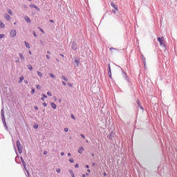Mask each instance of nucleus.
<instances>
[{
  "mask_svg": "<svg viewBox=\"0 0 177 177\" xmlns=\"http://www.w3.org/2000/svg\"><path fill=\"white\" fill-rule=\"evenodd\" d=\"M38 28L40 30V31H41L43 34H45V31H44V30H42V28H41L40 27H38Z\"/></svg>",
  "mask_w": 177,
  "mask_h": 177,
  "instance_id": "72a5a7b5",
  "label": "nucleus"
},
{
  "mask_svg": "<svg viewBox=\"0 0 177 177\" xmlns=\"http://www.w3.org/2000/svg\"><path fill=\"white\" fill-rule=\"evenodd\" d=\"M16 63H20V59L19 57H17Z\"/></svg>",
  "mask_w": 177,
  "mask_h": 177,
  "instance_id": "ea45409f",
  "label": "nucleus"
},
{
  "mask_svg": "<svg viewBox=\"0 0 177 177\" xmlns=\"http://www.w3.org/2000/svg\"><path fill=\"white\" fill-rule=\"evenodd\" d=\"M4 37H5V35L3 34L0 35V39H2V38H4Z\"/></svg>",
  "mask_w": 177,
  "mask_h": 177,
  "instance_id": "473e14b6",
  "label": "nucleus"
},
{
  "mask_svg": "<svg viewBox=\"0 0 177 177\" xmlns=\"http://www.w3.org/2000/svg\"><path fill=\"white\" fill-rule=\"evenodd\" d=\"M61 156H64V152H61Z\"/></svg>",
  "mask_w": 177,
  "mask_h": 177,
  "instance_id": "052dcab7",
  "label": "nucleus"
},
{
  "mask_svg": "<svg viewBox=\"0 0 177 177\" xmlns=\"http://www.w3.org/2000/svg\"><path fill=\"white\" fill-rule=\"evenodd\" d=\"M109 50H111H111H118L117 48H113V47H111V48H109Z\"/></svg>",
  "mask_w": 177,
  "mask_h": 177,
  "instance_id": "7c9ffc66",
  "label": "nucleus"
},
{
  "mask_svg": "<svg viewBox=\"0 0 177 177\" xmlns=\"http://www.w3.org/2000/svg\"><path fill=\"white\" fill-rule=\"evenodd\" d=\"M37 74L39 77H42V73H41L40 71H37Z\"/></svg>",
  "mask_w": 177,
  "mask_h": 177,
  "instance_id": "393cba45",
  "label": "nucleus"
},
{
  "mask_svg": "<svg viewBox=\"0 0 177 177\" xmlns=\"http://www.w3.org/2000/svg\"><path fill=\"white\" fill-rule=\"evenodd\" d=\"M33 128H34L35 129H38V124H35L33 125Z\"/></svg>",
  "mask_w": 177,
  "mask_h": 177,
  "instance_id": "a878e982",
  "label": "nucleus"
},
{
  "mask_svg": "<svg viewBox=\"0 0 177 177\" xmlns=\"http://www.w3.org/2000/svg\"><path fill=\"white\" fill-rule=\"evenodd\" d=\"M46 59H48L49 60V59H50V57H49V55H46Z\"/></svg>",
  "mask_w": 177,
  "mask_h": 177,
  "instance_id": "864d4df0",
  "label": "nucleus"
},
{
  "mask_svg": "<svg viewBox=\"0 0 177 177\" xmlns=\"http://www.w3.org/2000/svg\"><path fill=\"white\" fill-rule=\"evenodd\" d=\"M75 167L76 168H80V165H79V164H76V165H75Z\"/></svg>",
  "mask_w": 177,
  "mask_h": 177,
  "instance_id": "49530a36",
  "label": "nucleus"
},
{
  "mask_svg": "<svg viewBox=\"0 0 177 177\" xmlns=\"http://www.w3.org/2000/svg\"><path fill=\"white\" fill-rule=\"evenodd\" d=\"M50 106H51L52 109H54V110L56 109V107H57L56 104H55L54 102H51Z\"/></svg>",
  "mask_w": 177,
  "mask_h": 177,
  "instance_id": "dca6fc26",
  "label": "nucleus"
},
{
  "mask_svg": "<svg viewBox=\"0 0 177 177\" xmlns=\"http://www.w3.org/2000/svg\"><path fill=\"white\" fill-rule=\"evenodd\" d=\"M17 34V32H16V30H12V31H11L10 32V37H11V38H13V37H16V35Z\"/></svg>",
  "mask_w": 177,
  "mask_h": 177,
  "instance_id": "39448f33",
  "label": "nucleus"
},
{
  "mask_svg": "<svg viewBox=\"0 0 177 177\" xmlns=\"http://www.w3.org/2000/svg\"><path fill=\"white\" fill-rule=\"evenodd\" d=\"M71 48H72L73 50H77V49H78V47L77 46V43L75 41H73L72 43Z\"/></svg>",
  "mask_w": 177,
  "mask_h": 177,
  "instance_id": "20e7f679",
  "label": "nucleus"
},
{
  "mask_svg": "<svg viewBox=\"0 0 177 177\" xmlns=\"http://www.w3.org/2000/svg\"><path fill=\"white\" fill-rule=\"evenodd\" d=\"M61 169H56V171L57 172V174H60V172H61Z\"/></svg>",
  "mask_w": 177,
  "mask_h": 177,
  "instance_id": "f704fd0d",
  "label": "nucleus"
},
{
  "mask_svg": "<svg viewBox=\"0 0 177 177\" xmlns=\"http://www.w3.org/2000/svg\"><path fill=\"white\" fill-rule=\"evenodd\" d=\"M137 104L139 109H140L141 110H143V106H142V104H140V101H139V100H137Z\"/></svg>",
  "mask_w": 177,
  "mask_h": 177,
  "instance_id": "9d476101",
  "label": "nucleus"
},
{
  "mask_svg": "<svg viewBox=\"0 0 177 177\" xmlns=\"http://www.w3.org/2000/svg\"><path fill=\"white\" fill-rule=\"evenodd\" d=\"M44 156H46V154H48V151H44Z\"/></svg>",
  "mask_w": 177,
  "mask_h": 177,
  "instance_id": "8fccbe9b",
  "label": "nucleus"
},
{
  "mask_svg": "<svg viewBox=\"0 0 177 177\" xmlns=\"http://www.w3.org/2000/svg\"><path fill=\"white\" fill-rule=\"evenodd\" d=\"M4 18L6 19V20L7 21H10V15H9L8 14H5L4 15Z\"/></svg>",
  "mask_w": 177,
  "mask_h": 177,
  "instance_id": "0eeeda50",
  "label": "nucleus"
},
{
  "mask_svg": "<svg viewBox=\"0 0 177 177\" xmlns=\"http://www.w3.org/2000/svg\"><path fill=\"white\" fill-rule=\"evenodd\" d=\"M24 83L27 84H28V80H24Z\"/></svg>",
  "mask_w": 177,
  "mask_h": 177,
  "instance_id": "6e6d98bb",
  "label": "nucleus"
},
{
  "mask_svg": "<svg viewBox=\"0 0 177 177\" xmlns=\"http://www.w3.org/2000/svg\"><path fill=\"white\" fill-rule=\"evenodd\" d=\"M31 93H32V95H33V93H35V89H32L31 90Z\"/></svg>",
  "mask_w": 177,
  "mask_h": 177,
  "instance_id": "4c0bfd02",
  "label": "nucleus"
},
{
  "mask_svg": "<svg viewBox=\"0 0 177 177\" xmlns=\"http://www.w3.org/2000/svg\"><path fill=\"white\" fill-rule=\"evenodd\" d=\"M68 172H69V174H71V175H73V174H74V172L73 171L72 169H69Z\"/></svg>",
  "mask_w": 177,
  "mask_h": 177,
  "instance_id": "c9c22d12",
  "label": "nucleus"
},
{
  "mask_svg": "<svg viewBox=\"0 0 177 177\" xmlns=\"http://www.w3.org/2000/svg\"><path fill=\"white\" fill-rule=\"evenodd\" d=\"M50 23H55V21L50 19Z\"/></svg>",
  "mask_w": 177,
  "mask_h": 177,
  "instance_id": "4d7b16f0",
  "label": "nucleus"
},
{
  "mask_svg": "<svg viewBox=\"0 0 177 177\" xmlns=\"http://www.w3.org/2000/svg\"><path fill=\"white\" fill-rule=\"evenodd\" d=\"M0 27L1 28H5V24L0 21Z\"/></svg>",
  "mask_w": 177,
  "mask_h": 177,
  "instance_id": "a211bd4d",
  "label": "nucleus"
},
{
  "mask_svg": "<svg viewBox=\"0 0 177 177\" xmlns=\"http://www.w3.org/2000/svg\"><path fill=\"white\" fill-rule=\"evenodd\" d=\"M19 55L20 59H21V60L23 62H24V60H26V58L24 57V55H23V54H21V53H19Z\"/></svg>",
  "mask_w": 177,
  "mask_h": 177,
  "instance_id": "2eb2a0df",
  "label": "nucleus"
},
{
  "mask_svg": "<svg viewBox=\"0 0 177 177\" xmlns=\"http://www.w3.org/2000/svg\"><path fill=\"white\" fill-rule=\"evenodd\" d=\"M82 177H86V174H82Z\"/></svg>",
  "mask_w": 177,
  "mask_h": 177,
  "instance_id": "69168bd1",
  "label": "nucleus"
},
{
  "mask_svg": "<svg viewBox=\"0 0 177 177\" xmlns=\"http://www.w3.org/2000/svg\"><path fill=\"white\" fill-rule=\"evenodd\" d=\"M43 106H44V107H46V106H48V104H46V102H43Z\"/></svg>",
  "mask_w": 177,
  "mask_h": 177,
  "instance_id": "c03bdc74",
  "label": "nucleus"
},
{
  "mask_svg": "<svg viewBox=\"0 0 177 177\" xmlns=\"http://www.w3.org/2000/svg\"><path fill=\"white\" fill-rule=\"evenodd\" d=\"M68 131V128H65L64 129V132H67Z\"/></svg>",
  "mask_w": 177,
  "mask_h": 177,
  "instance_id": "603ef678",
  "label": "nucleus"
},
{
  "mask_svg": "<svg viewBox=\"0 0 177 177\" xmlns=\"http://www.w3.org/2000/svg\"><path fill=\"white\" fill-rule=\"evenodd\" d=\"M123 77L127 82H129V83L131 82L129 81V77H128V76L127 75V73H125V72H123Z\"/></svg>",
  "mask_w": 177,
  "mask_h": 177,
  "instance_id": "6e6552de",
  "label": "nucleus"
},
{
  "mask_svg": "<svg viewBox=\"0 0 177 177\" xmlns=\"http://www.w3.org/2000/svg\"><path fill=\"white\" fill-rule=\"evenodd\" d=\"M116 10H115H115H114V9H113V10H112V12H113V14H114V15H115V13H116Z\"/></svg>",
  "mask_w": 177,
  "mask_h": 177,
  "instance_id": "a19ab883",
  "label": "nucleus"
},
{
  "mask_svg": "<svg viewBox=\"0 0 177 177\" xmlns=\"http://www.w3.org/2000/svg\"><path fill=\"white\" fill-rule=\"evenodd\" d=\"M41 96H43L44 98H46L48 97V96L45 94H41Z\"/></svg>",
  "mask_w": 177,
  "mask_h": 177,
  "instance_id": "58836bf2",
  "label": "nucleus"
},
{
  "mask_svg": "<svg viewBox=\"0 0 177 177\" xmlns=\"http://www.w3.org/2000/svg\"><path fill=\"white\" fill-rule=\"evenodd\" d=\"M41 100H42V102L45 101V98H44V97H41Z\"/></svg>",
  "mask_w": 177,
  "mask_h": 177,
  "instance_id": "5fc2aeb1",
  "label": "nucleus"
},
{
  "mask_svg": "<svg viewBox=\"0 0 177 177\" xmlns=\"http://www.w3.org/2000/svg\"><path fill=\"white\" fill-rule=\"evenodd\" d=\"M8 13L10 15V16H12L13 15V12L12 11V10L10 9H8Z\"/></svg>",
  "mask_w": 177,
  "mask_h": 177,
  "instance_id": "4be33fe9",
  "label": "nucleus"
},
{
  "mask_svg": "<svg viewBox=\"0 0 177 177\" xmlns=\"http://www.w3.org/2000/svg\"><path fill=\"white\" fill-rule=\"evenodd\" d=\"M47 95H48V96H52V93H50V92H47Z\"/></svg>",
  "mask_w": 177,
  "mask_h": 177,
  "instance_id": "79ce46f5",
  "label": "nucleus"
},
{
  "mask_svg": "<svg viewBox=\"0 0 177 177\" xmlns=\"http://www.w3.org/2000/svg\"><path fill=\"white\" fill-rule=\"evenodd\" d=\"M28 68L30 71H32V66H31V64L28 65Z\"/></svg>",
  "mask_w": 177,
  "mask_h": 177,
  "instance_id": "5701e85b",
  "label": "nucleus"
},
{
  "mask_svg": "<svg viewBox=\"0 0 177 177\" xmlns=\"http://www.w3.org/2000/svg\"><path fill=\"white\" fill-rule=\"evenodd\" d=\"M68 86H69V88H73V84L68 82Z\"/></svg>",
  "mask_w": 177,
  "mask_h": 177,
  "instance_id": "c85d7f7f",
  "label": "nucleus"
},
{
  "mask_svg": "<svg viewBox=\"0 0 177 177\" xmlns=\"http://www.w3.org/2000/svg\"><path fill=\"white\" fill-rule=\"evenodd\" d=\"M81 138H82L83 139H85V136L84 134H80Z\"/></svg>",
  "mask_w": 177,
  "mask_h": 177,
  "instance_id": "37998d69",
  "label": "nucleus"
},
{
  "mask_svg": "<svg viewBox=\"0 0 177 177\" xmlns=\"http://www.w3.org/2000/svg\"><path fill=\"white\" fill-rule=\"evenodd\" d=\"M107 138H109V139L110 140H113V136H111V134L109 135V136H107Z\"/></svg>",
  "mask_w": 177,
  "mask_h": 177,
  "instance_id": "cd10ccee",
  "label": "nucleus"
},
{
  "mask_svg": "<svg viewBox=\"0 0 177 177\" xmlns=\"http://www.w3.org/2000/svg\"><path fill=\"white\" fill-rule=\"evenodd\" d=\"M25 46H26V48H30V44H28V42L25 41Z\"/></svg>",
  "mask_w": 177,
  "mask_h": 177,
  "instance_id": "b1692460",
  "label": "nucleus"
},
{
  "mask_svg": "<svg viewBox=\"0 0 177 177\" xmlns=\"http://www.w3.org/2000/svg\"><path fill=\"white\" fill-rule=\"evenodd\" d=\"M17 147L19 154H21L23 153V147H21V143L19 140L17 141Z\"/></svg>",
  "mask_w": 177,
  "mask_h": 177,
  "instance_id": "f03ea898",
  "label": "nucleus"
},
{
  "mask_svg": "<svg viewBox=\"0 0 177 177\" xmlns=\"http://www.w3.org/2000/svg\"><path fill=\"white\" fill-rule=\"evenodd\" d=\"M34 109H35V110H39L38 106H35Z\"/></svg>",
  "mask_w": 177,
  "mask_h": 177,
  "instance_id": "09e8293b",
  "label": "nucleus"
},
{
  "mask_svg": "<svg viewBox=\"0 0 177 177\" xmlns=\"http://www.w3.org/2000/svg\"><path fill=\"white\" fill-rule=\"evenodd\" d=\"M108 75L111 80H113V76L111 75V71H108Z\"/></svg>",
  "mask_w": 177,
  "mask_h": 177,
  "instance_id": "6ab92c4d",
  "label": "nucleus"
},
{
  "mask_svg": "<svg viewBox=\"0 0 177 177\" xmlns=\"http://www.w3.org/2000/svg\"><path fill=\"white\" fill-rule=\"evenodd\" d=\"M69 162H71V163L74 162V159H73V158H69Z\"/></svg>",
  "mask_w": 177,
  "mask_h": 177,
  "instance_id": "2f4dec72",
  "label": "nucleus"
},
{
  "mask_svg": "<svg viewBox=\"0 0 177 177\" xmlns=\"http://www.w3.org/2000/svg\"><path fill=\"white\" fill-rule=\"evenodd\" d=\"M62 84H63L64 86H66V85H67V84H66V82H64V81L62 82Z\"/></svg>",
  "mask_w": 177,
  "mask_h": 177,
  "instance_id": "a18cd8bd",
  "label": "nucleus"
},
{
  "mask_svg": "<svg viewBox=\"0 0 177 177\" xmlns=\"http://www.w3.org/2000/svg\"><path fill=\"white\" fill-rule=\"evenodd\" d=\"M33 35L34 37H37V34L35 33V31L33 32Z\"/></svg>",
  "mask_w": 177,
  "mask_h": 177,
  "instance_id": "3c124183",
  "label": "nucleus"
},
{
  "mask_svg": "<svg viewBox=\"0 0 177 177\" xmlns=\"http://www.w3.org/2000/svg\"><path fill=\"white\" fill-rule=\"evenodd\" d=\"M22 165H24V167L26 169V166L27 165V164H26V162L24 160H22Z\"/></svg>",
  "mask_w": 177,
  "mask_h": 177,
  "instance_id": "bb28decb",
  "label": "nucleus"
},
{
  "mask_svg": "<svg viewBox=\"0 0 177 177\" xmlns=\"http://www.w3.org/2000/svg\"><path fill=\"white\" fill-rule=\"evenodd\" d=\"M25 20L28 22V23H31V19H30V17H25Z\"/></svg>",
  "mask_w": 177,
  "mask_h": 177,
  "instance_id": "f3484780",
  "label": "nucleus"
},
{
  "mask_svg": "<svg viewBox=\"0 0 177 177\" xmlns=\"http://www.w3.org/2000/svg\"><path fill=\"white\" fill-rule=\"evenodd\" d=\"M95 165H96V164H95V162L92 163L93 167H95Z\"/></svg>",
  "mask_w": 177,
  "mask_h": 177,
  "instance_id": "e2e57ef3",
  "label": "nucleus"
},
{
  "mask_svg": "<svg viewBox=\"0 0 177 177\" xmlns=\"http://www.w3.org/2000/svg\"><path fill=\"white\" fill-rule=\"evenodd\" d=\"M68 157H71V154L70 153H68Z\"/></svg>",
  "mask_w": 177,
  "mask_h": 177,
  "instance_id": "13d9d810",
  "label": "nucleus"
},
{
  "mask_svg": "<svg viewBox=\"0 0 177 177\" xmlns=\"http://www.w3.org/2000/svg\"><path fill=\"white\" fill-rule=\"evenodd\" d=\"M87 172L91 173V169H88Z\"/></svg>",
  "mask_w": 177,
  "mask_h": 177,
  "instance_id": "680f3d73",
  "label": "nucleus"
},
{
  "mask_svg": "<svg viewBox=\"0 0 177 177\" xmlns=\"http://www.w3.org/2000/svg\"><path fill=\"white\" fill-rule=\"evenodd\" d=\"M77 151H78V153H79L80 154H82V151H84V147H80L79 148V149L77 150Z\"/></svg>",
  "mask_w": 177,
  "mask_h": 177,
  "instance_id": "f8f14e48",
  "label": "nucleus"
},
{
  "mask_svg": "<svg viewBox=\"0 0 177 177\" xmlns=\"http://www.w3.org/2000/svg\"><path fill=\"white\" fill-rule=\"evenodd\" d=\"M142 60L144 66H146V57H145L143 55H142Z\"/></svg>",
  "mask_w": 177,
  "mask_h": 177,
  "instance_id": "4468645a",
  "label": "nucleus"
},
{
  "mask_svg": "<svg viewBox=\"0 0 177 177\" xmlns=\"http://www.w3.org/2000/svg\"><path fill=\"white\" fill-rule=\"evenodd\" d=\"M104 176H107V174L106 172L104 173Z\"/></svg>",
  "mask_w": 177,
  "mask_h": 177,
  "instance_id": "bf43d9fd",
  "label": "nucleus"
},
{
  "mask_svg": "<svg viewBox=\"0 0 177 177\" xmlns=\"http://www.w3.org/2000/svg\"><path fill=\"white\" fill-rule=\"evenodd\" d=\"M48 55H50V51H47Z\"/></svg>",
  "mask_w": 177,
  "mask_h": 177,
  "instance_id": "338daca9",
  "label": "nucleus"
},
{
  "mask_svg": "<svg viewBox=\"0 0 177 177\" xmlns=\"http://www.w3.org/2000/svg\"><path fill=\"white\" fill-rule=\"evenodd\" d=\"M49 75L51 77V78H53V80H56V76H55L53 73H50Z\"/></svg>",
  "mask_w": 177,
  "mask_h": 177,
  "instance_id": "aec40b11",
  "label": "nucleus"
},
{
  "mask_svg": "<svg viewBox=\"0 0 177 177\" xmlns=\"http://www.w3.org/2000/svg\"><path fill=\"white\" fill-rule=\"evenodd\" d=\"M86 168H89V165H86Z\"/></svg>",
  "mask_w": 177,
  "mask_h": 177,
  "instance_id": "774afa93",
  "label": "nucleus"
},
{
  "mask_svg": "<svg viewBox=\"0 0 177 177\" xmlns=\"http://www.w3.org/2000/svg\"><path fill=\"white\" fill-rule=\"evenodd\" d=\"M23 81H24V76H21L19 78V80L18 82V84H21V82H23Z\"/></svg>",
  "mask_w": 177,
  "mask_h": 177,
  "instance_id": "ddd939ff",
  "label": "nucleus"
},
{
  "mask_svg": "<svg viewBox=\"0 0 177 177\" xmlns=\"http://www.w3.org/2000/svg\"><path fill=\"white\" fill-rule=\"evenodd\" d=\"M30 8H33L34 9H36V10H38L39 12V8L35 6V4H31L30 5Z\"/></svg>",
  "mask_w": 177,
  "mask_h": 177,
  "instance_id": "9b49d317",
  "label": "nucleus"
},
{
  "mask_svg": "<svg viewBox=\"0 0 177 177\" xmlns=\"http://www.w3.org/2000/svg\"><path fill=\"white\" fill-rule=\"evenodd\" d=\"M75 67H78L80 66V59L77 57L75 58Z\"/></svg>",
  "mask_w": 177,
  "mask_h": 177,
  "instance_id": "423d86ee",
  "label": "nucleus"
},
{
  "mask_svg": "<svg viewBox=\"0 0 177 177\" xmlns=\"http://www.w3.org/2000/svg\"><path fill=\"white\" fill-rule=\"evenodd\" d=\"M108 71H111V66H108Z\"/></svg>",
  "mask_w": 177,
  "mask_h": 177,
  "instance_id": "de8ad7c7",
  "label": "nucleus"
},
{
  "mask_svg": "<svg viewBox=\"0 0 177 177\" xmlns=\"http://www.w3.org/2000/svg\"><path fill=\"white\" fill-rule=\"evenodd\" d=\"M1 120L3 124V127H5L6 131H8V126L6 125V121L5 120V112L3 111V109L1 111Z\"/></svg>",
  "mask_w": 177,
  "mask_h": 177,
  "instance_id": "f257e3e1",
  "label": "nucleus"
},
{
  "mask_svg": "<svg viewBox=\"0 0 177 177\" xmlns=\"http://www.w3.org/2000/svg\"><path fill=\"white\" fill-rule=\"evenodd\" d=\"M111 6L117 12H118V7L117 6V5H115V3H111Z\"/></svg>",
  "mask_w": 177,
  "mask_h": 177,
  "instance_id": "1a4fd4ad",
  "label": "nucleus"
},
{
  "mask_svg": "<svg viewBox=\"0 0 177 177\" xmlns=\"http://www.w3.org/2000/svg\"><path fill=\"white\" fill-rule=\"evenodd\" d=\"M157 41L160 43V45H163L165 50H167V46L165 45V44H164V37H158Z\"/></svg>",
  "mask_w": 177,
  "mask_h": 177,
  "instance_id": "7ed1b4c3",
  "label": "nucleus"
},
{
  "mask_svg": "<svg viewBox=\"0 0 177 177\" xmlns=\"http://www.w3.org/2000/svg\"><path fill=\"white\" fill-rule=\"evenodd\" d=\"M71 118H72L73 120H75V116H74V114H71Z\"/></svg>",
  "mask_w": 177,
  "mask_h": 177,
  "instance_id": "c756f323",
  "label": "nucleus"
},
{
  "mask_svg": "<svg viewBox=\"0 0 177 177\" xmlns=\"http://www.w3.org/2000/svg\"><path fill=\"white\" fill-rule=\"evenodd\" d=\"M36 88L37 89H41V86H39V84H37Z\"/></svg>",
  "mask_w": 177,
  "mask_h": 177,
  "instance_id": "e433bc0d",
  "label": "nucleus"
},
{
  "mask_svg": "<svg viewBox=\"0 0 177 177\" xmlns=\"http://www.w3.org/2000/svg\"><path fill=\"white\" fill-rule=\"evenodd\" d=\"M62 80H64V81H66L67 82V81H68V79L67 77H66V76L64 75H62Z\"/></svg>",
  "mask_w": 177,
  "mask_h": 177,
  "instance_id": "412c9836",
  "label": "nucleus"
},
{
  "mask_svg": "<svg viewBox=\"0 0 177 177\" xmlns=\"http://www.w3.org/2000/svg\"><path fill=\"white\" fill-rule=\"evenodd\" d=\"M72 177H75V176L74 175V174H71Z\"/></svg>",
  "mask_w": 177,
  "mask_h": 177,
  "instance_id": "0e129e2a",
  "label": "nucleus"
}]
</instances>
